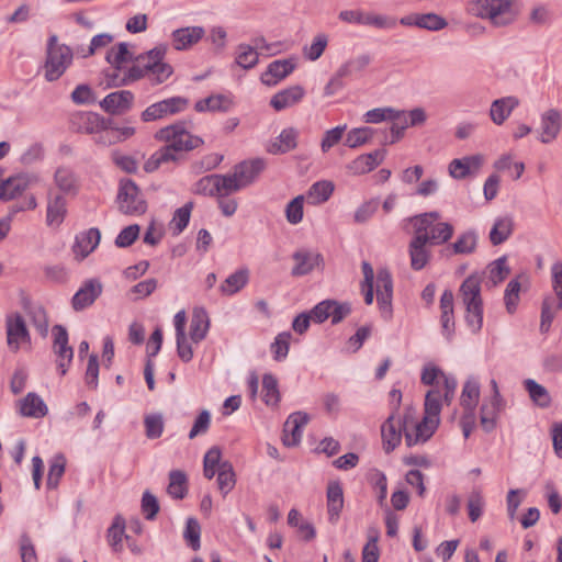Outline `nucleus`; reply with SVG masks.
Returning a JSON list of instances; mask_svg holds the SVG:
<instances>
[{"mask_svg":"<svg viewBox=\"0 0 562 562\" xmlns=\"http://www.w3.org/2000/svg\"><path fill=\"white\" fill-rule=\"evenodd\" d=\"M468 11L481 19H487L496 27L512 24L516 12L512 0H476L468 5Z\"/></svg>","mask_w":562,"mask_h":562,"instance_id":"nucleus-1","label":"nucleus"},{"mask_svg":"<svg viewBox=\"0 0 562 562\" xmlns=\"http://www.w3.org/2000/svg\"><path fill=\"white\" fill-rule=\"evenodd\" d=\"M440 213L427 212L412 217L415 236H425L429 245L447 243L453 235V226L449 223L438 222Z\"/></svg>","mask_w":562,"mask_h":562,"instance_id":"nucleus-2","label":"nucleus"},{"mask_svg":"<svg viewBox=\"0 0 562 562\" xmlns=\"http://www.w3.org/2000/svg\"><path fill=\"white\" fill-rule=\"evenodd\" d=\"M460 295L467 310V323L472 331L477 333L483 325V302L480 279L468 277L460 286Z\"/></svg>","mask_w":562,"mask_h":562,"instance_id":"nucleus-3","label":"nucleus"},{"mask_svg":"<svg viewBox=\"0 0 562 562\" xmlns=\"http://www.w3.org/2000/svg\"><path fill=\"white\" fill-rule=\"evenodd\" d=\"M72 59V49L66 44H59L57 35H50L44 65L45 79L50 82L59 79L71 65Z\"/></svg>","mask_w":562,"mask_h":562,"instance_id":"nucleus-4","label":"nucleus"},{"mask_svg":"<svg viewBox=\"0 0 562 562\" xmlns=\"http://www.w3.org/2000/svg\"><path fill=\"white\" fill-rule=\"evenodd\" d=\"M155 138L159 142H165L167 145L162 146V148L169 149L171 156L178 157V151H189L203 144L202 138L192 135L181 123L160 128L155 134Z\"/></svg>","mask_w":562,"mask_h":562,"instance_id":"nucleus-5","label":"nucleus"},{"mask_svg":"<svg viewBox=\"0 0 562 562\" xmlns=\"http://www.w3.org/2000/svg\"><path fill=\"white\" fill-rule=\"evenodd\" d=\"M371 61L372 57L368 53L359 54L344 61L324 87V95L331 97L342 90L346 86L345 79L361 76Z\"/></svg>","mask_w":562,"mask_h":562,"instance_id":"nucleus-6","label":"nucleus"},{"mask_svg":"<svg viewBox=\"0 0 562 562\" xmlns=\"http://www.w3.org/2000/svg\"><path fill=\"white\" fill-rule=\"evenodd\" d=\"M117 203L119 210L127 215H140L147 210V203L139 188L131 179L120 181Z\"/></svg>","mask_w":562,"mask_h":562,"instance_id":"nucleus-7","label":"nucleus"},{"mask_svg":"<svg viewBox=\"0 0 562 562\" xmlns=\"http://www.w3.org/2000/svg\"><path fill=\"white\" fill-rule=\"evenodd\" d=\"M167 47L159 45L145 53L147 58L148 79L154 85L165 82L173 72V68L168 63H165Z\"/></svg>","mask_w":562,"mask_h":562,"instance_id":"nucleus-8","label":"nucleus"},{"mask_svg":"<svg viewBox=\"0 0 562 562\" xmlns=\"http://www.w3.org/2000/svg\"><path fill=\"white\" fill-rule=\"evenodd\" d=\"M188 99L182 97H172L147 106L140 115L142 121L153 122L165 119L169 115L180 113L187 109Z\"/></svg>","mask_w":562,"mask_h":562,"instance_id":"nucleus-9","label":"nucleus"},{"mask_svg":"<svg viewBox=\"0 0 562 562\" xmlns=\"http://www.w3.org/2000/svg\"><path fill=\"white\" fill-rule=\"evenodd\" d=\"M53 352L56 356L57 368L65 375L74 358V349L68 344V333L63 325L53 327Z\"/></svg>","mask_w":562,"mask_h":562,"instance_id":"nucleus-10","label":"nucleus"},{"mask_svg":"<svg viewBox=\"0 0 562 562\" xmlns=\"http://www.w3.org/2000/svg\"><path fill=\"white\" fill-rule=\"evenodd\" d=\"M376 302L385 319L392 317L393 280L390 271L379 269L375 280Z\"/></svg>","mask_w":562,"mask_h":562,"instance_id":"nucleus-11","label":"nucleus"},{"mask_svg":"<svg viewBox=\"0 0 562 562\" xmlns=\"http://www.w3.org/2000/svg\"><path fill=\"white\" fill-rule=\"evenodd\" d=\"M69 125L77 133H99L103 127V117L93 112L77 111L70 115Z\"/></svg>","mask_w":562,"mask_h":562,"instance_id":"nucleus-12","label":"nucleus"},{"mask_svg":"<svg viewBox=\"0 0 562 562\" xmlns=\"http://www.w3.org/2000/svg\"><path fill=\"white\" fill-rule=\"evenodd\" d=\"M67 215V201L65 196L52 189L47 192L46 225L59 227Z\"/></svg>","mask_w":562,"mask_h":562,"instance_id":"nucleus-13","label":"nucleus"},{"mask_svg":"<svg viewBox=\"0 0 562 562\" xmlns=\"http://www.w3.org/2000/svg\"><path fill=\"white\" fill-rule=\"evenodd\" d=\"M562 128V113L557 109H549L541 114L539 140L543 144L553 142Z\"/></svg>","mask_w":562,"mask_h":562,"instance_id":"nucleus-14","label":"nucleus"},{"mask_svg":"<svg viewBox=\"0 0 562 562\" xmlns=\"http://www.w3.org/2000/svg\"><path fill=\"white\" fill-rule=\"evenodd\" d=\"M484 157L481 154L456 158L449 164V175L454 179H464L481 169Z\"/></svg>","mask_w":562,"mask_h":562,"instance_id":"nucleus-15","label":"nucleus"},{"mask_svg":"<svg viewBox=\"0 0 562 562\" xmlns=\"http://www.w3.org/2000/svg\"><path fill=\"white\" fill-rule=\"evenodd\" d=\"M310 420V416L304 412L291 414L284 423L282 441L286 447L296 446L302 438V427Z\"/></svg>","mask_w":562,"mask_h":562,"instance_id":"nucleus-16","label":"nucleus"},{"mask_svg":"<svg viewBox=\"0 0 562 562\" xmlns=\"http://www.w3.org/2000/svg\"><path fill=\"white\" fill-rule=\"evenodd\" d=\"M205 35L202 26H187L171 33L172 46L176 50H187L199 43Z\"/></svg>","mask_w":562,"mask_h":562,"instance_id":"nucleus-17","label":"nucleus"},{"mask_svg":"<svg viewBox=\"0 0 562 562\" xmlns=\"http://www.w3.org/2000/svg\"><path fill=\"white\" fill-rule=\"evenodd\" d=\"M134 94L128 90H120L108 94L100 106L110 114H123L127 112L133 104Z\"/></svg>","mask_w":562,"mask_h":562,"instance_id":"nucleus-18","label":"nucleus"},{"mask_svg":"<svg viewBox=\"0 0 562 562\" xmlns=\"http://www.w3.org/2000/svg\"><path fill=\"white\" fill-rule=\"evenodd\" d=\"M5 327L8 345L14 350L19 349L21 341L29 340L30 335L26 324L19 313L7 316Z\"/></svg>","mask_w":562,"mask_h":562,"instance_id":"nucleus-19","label":"nucleus"},{"mask_svg":"<svg viewBox=\"0 0 562 562\" xmlns=\"http://www.w3.org/2000/svg\"><path fill=\"white\" fill-rule=\"evenodd\" d=\"M299 131L295 127H286L270 140L266 150L271 155H283L297 147Z\"/></svg>","mask_w":562,"mask_h":562,"instance_id":"nucleus-20","label":"nucleus"},{"mask_svg":"<svg viewBox=\"0 0 562 562\" xmlns=\"http://www.w3.org/2000/svg\"><path fill=\"white\" fill-rule=\"evenodd\" d=\"M439 423L428 417H423L420 422L414 424L411 430H407L405 436V442L408 447L424 443L435 434Z\"/></svg>","mask_w":562,"mask_h":562,"instance_id":"nucleus-21","label":"nucleus"},{"mask_svg":"<svg viewBox=\"0 0 562 562\" xmlns=\"http://www.w3.org/2000/svg\"><path fill=\"white\" fill-rule=\"evenodd\" d=\"M292 258L295 261V265L291 271L293 277L308 274L323 261L321 254L306 249H300L295 251Z\"/></svg>","mask_w":562,"mask_h":562,"instance_id":"nucleus-22","label":"nucleus"},{"mask_svg":"<svg viewBox=\"0 0 562 562\" xmlns=\"http://www.w3.org/2000/svg\"><path fill=\"white\" fill-rule=\"evenodd\" d=\"M386 156V150L381 148L369 154H363L353 159L347 169L352 175H364L376 168Z\"/></svg>","mask_w":562,"mask_h":562,"instance_id":"nucleus-23","label":"nucleus"},{"mask_svg":"<svg viewBox=\"0 0 562 562\" xmlns=\"http://www.w3.org/2000/svg\"><path fill=\"white\" fill-rule=\"evenodd\" d=\"M328 520L335 525L344 508V491L340 482L330 481L326 491Z\"/></svg>","mask_w":562,"mask_h":562,"instance_id":"nucleus-24","label":"nucleus"},{"mask_svg":"<svg viewBox=\"0 0 562 562\" xmlns=\"http://www.w3.org/2000/svg\"><path fill=\"white\" fill-rule=\"evenodd\" d=\"M102 285L95 280H88L85 282L74 295L71 304L75 311H81L91 304L100 296Z\"/></svg>","mask_w":562,"mask_h":562,"instance_id":"nucleus-25","label":"nucleus"},{"mask_svg":"<svg viewBox=\"0 0 562 562\" xmlns=\"http://www.w3.org/2000/svg\"><path fill=\"white\" fill-rule=\"evenodd\" d=\"M515 222L513 215L505 214L494 220L488 234V239L493 246L504 244L513 235Z\"/></svg>","mask_w":562,"mask_h":562,"instance_id":"nucleus-26","label":"nucleus"},{"mask_svg":"<svg viewBox=\"0 0 562 562\" xmlns=\"http://www.w3.org/2000/svg\"><path fill=\"white\" fill-rule=\"evenodd\" d=\"M426 237L413 236L408 245V254L411 258V267L413 270H422L430 259V251L427 248Z\"/></svg>","mask_w":562,"mask_h":562,"instance_id":"nucleus-27","label":"nucleus"},{"mask_svg":"<svg viewBox=\"0 0 562 562\" xmlns=\"http://www.w3.org/2000/svg\"><path fill=\"white\" fill-rule=\"evenodd\" d=\"M294 69V64L289 59H279L269 64L267 70L261 75V82L268 87L276 86L286 78Z\"/></svg>","mask_w":562,"mask_h":562,"instance_id":"nucleus-28","label":"nucleus"},{"mask_svg":"<svg viewBox=\"0 0 562 562\" xmlns=\"http://www.w3.org/2000/svg\"><path fill=\"white\" fill-rule=\"evenodd\" d=\"M305 95L303 87L296 85L277 92L270 100L276 111H282L299 103Z\"/></svg>","mask_w":562,"mask_h":562,"instance_id":"nucleus-29","label":"nucleus"},{"mask_svg":"<svg viewBox=\"0 0 562 562\" xmlns=\"http://www.w3.org/2000/svg\"><path fill=\"white\" fill-rule=\"evenodd\" d=\"M31 183L27 175L21 173L8 178L0 184V200L10 201L20 196Z\"/></svg>","mask_w":562,"mask_h":562,"instance_id":"nucleus-30","label":"nucleus"},{"mask_svg":"<svg viewBox=\"0 0 562 562\" xmlns=\"http://www.w3.org/2000/svg\"><path fill=\"white\" fill-rule=\"evenodd\" d=\"M402 434H404L403 427L395 422L394 414H391L381 426L383 448L387 453L401 443Z\"/></svg>","mask_w":562,"mask_h":562,"instance_id":"nucleus-31","label":"nucleus"},{"mask_svg":"<svg viewBox=\"0 0 562 562\" xmlns=\"http://www.w3.org/2000/svg\"><path fill=\"white\" fill-rule=\"evenodd\" d=\"M265 160L260 158L243 161L234 168V175L243 188H246L265 169Z\"/></svg>","mask_w":562,"mask_h":562,"instance_id":"nucleus-32","label":"nucleus"},{"mask_svg":"<svg viewBox=\"0 0 562 562\" xmlns=\"http://www.w3.org/2000/svg\"><path fill=\"white\" fill-rule=\"evenodd\" d=\"M54 183L59 190L58 193L65 195H76L79 191V180L76 173L66 167H60L55 171Z\"/></svg>","mask_w":562,"mask_h":562,"instance_id":"nucleus-33","label":"nucleus"},{"mask_svg":"<svg viewBox=\"0 0 562 562\" xmlns=\"http://www.w3.org/2000/svg\"><path fill=\"white\" fill-rule=\"evenodd\" d=\"M101 233L98 228H90L76 237L74 252L81 259L89 256L99 245Z\"/></svg>","mask_w":562,"mask_h":562,"instance_id":"nucleus-34","label":"nucleus"},{"mask_svg":"<svg viewBox=\"0 0 562 562\" xmlns=\"http://www.w3.org/2000/svg\"><path fill=\"white\" fill-rule=\"evenodd\" d=\"M20 414L25 417L42 418L47 412V405L36 393L30 392L20 401Z\"/></svg>","mask_w":562,"mask_h":562,"instance_id":"nucleus-35","label":"nucleus"},{"mask_svg":"<svg viewBox=\"0 0 562 562\" xmlns=\"http://www.w3.org/2000/svg\"><path fill=\"white\" fill-rule=\"evenodd\" d=\"M518 104L519 101L515 97H505L494 100L490 109L492 122L496 125H502Z\"/></svg>","mask_w":562,"mask_h":562,"instance_id":"nucleus-36","label":"nucleus"},{"mask_svg":"<svg viewBox=\"0 0 562 562\" xmlns=\"http://www.w3.org/2000/svg\"><path fill=\"white\" fill-rule=\"evenodd\" d=\"M477 240V233L474 229H469L461 233L446 250L452 255H471L476 250Z\"/></svg>","mask_w":562,"mask_h":562,"instance_id":"nucleus-37","label":"nucleus"},{"mask_svg":"<svg viewBox=\"0 0 562 562\" xmlns=\"http://www.w3.org/2000/svg\"><path fill=\"white\" fill-rule=\"evenodd\" d=\"M209 328L210 319L205 310L202 307L194 308L190 323L191 340L195 344L202 341L206 337Z\"/></svg>","mask_w":562,"mask_h":562,"instance_id":"nucleus-38","label":"nucleus"},{"mask_svg":"<svg viewBox=\"0 0 562 562\" xmlns=\"http://www.w3.org/2000/svg\"><path fill=\"white\" fill-rule=\"evenodd\" d=\"M524 386L528 392L531 402L536 406L540 408H548L551 406L552 397L549 391L543 385L539 384L533 379H526L524 381Z\"/></svg>","mask_w":562,"mask_h":562,"instance_id":"nucleus-39","label":"nucleus"},{"mask_svg":"<svg viewBox=\"0 0 562 562\" xmlns=\"http://www.w3.org/2000/svg\"><path fill=\"white\" fill-rule=\"evenodd\" d=\"M249 281V270L240 268L229 274L220 286V291L224 295H233L239 292Z\"/></svg>","mask_w":562,"mask_h":562,"instance_id":"nucleus-40","label":"nucleus"},{"mask_svg":"<svg viewBox=\"0 0 562 562\" xmlns=\"http://www.w3.org/2000/svg\"><path fill=\"white\" fill-rule=\"evenodd\" d=\"M232 105L233 101L229 97L224 94H213L205 99L199 100L195 103L194 109L198 112H227L232 108Z\"/></svg>","mask_w":562,"mask_h":562,"instance_id":"nucleus-41","label":"nucleus"},{"mask_svg":"<svg viewBox=\"0 0 562 562\" xmlns=\"http://www.w3.org/2000/svg\"><path fill=\"white\" fill-rule=\"evenodd\" d=\"M105 59L113 68L123 69L125 64L133 61L135 57L130 52L128 44L122 42L108 50Z\"/></svg>","mask_w":562,"mask_h":562,"instance_id":"nucleus-42","label":"nucleus"},{"mask_svg":"<svg viewBox=\"0 0 562 562\" xmlns=\"http://www.w3.org/2000/svg\"><path fill=\"white\" fill-rule=\"evenodd\" d=\"M502 402L503 400L492 398L488 403L482 404L480 422L486 432H490L495 428L498 413L502 409Z\"/></svg>","mask_w":562,"mask_h":562,"instance_id":"nucleus-43","label":"nucleus"},{"mask_svg":"<svg viewBox=\"0 0 562 562\" xmlns=\"http://www.w3.org/2000/svg\"><path fill=\"white\" fill-rule=\"evenodd\" d=\"M334 192V184L331 181H317L311 186L306 193V199L310 204L318 205L326 202Z\"/></svg>","mask_w":562,"mask_h":562,"instance_id":"nucleus-44","label":"nucleus"},{"mask_svg":"<svg viewBox=\"0 0 562 562\" xmlns=\"http://www.w3.org/2000/svg\"><path fill=\"white\" fill-rule=\"evenodd\" d=\"M480 397V385L476 380L469 379L462 390L461 394V405L465 409V412H469L471 416L474 413V409L476 407L477 401Z\"/></svg>","mask_w":562,"mask_h":562,"instance_id":"nucleus-45","label":"nucleus"},{"mask_svg":"<svg viewBox=\"0 0 562 562\" xmlns=\"http://www.w3.org/2000/svg\"><path fill=\"white\" fill-rule=\"evenodd\" d=\"M188 492L187 475L180 470H172L169 473L167 493L175 499H182Z\"/></svg>","mask_w":562,"mask_h":562,"instance_id":"nucleus-46","label":"nucleus"},{"mask_svg":"<svg viewBox=\"0 0 562 562\" xmlns=\"http://www.w3.org/2000/svg\"><path fill=\"white\" fill-rule=\"evenodd\" d=\"M217 486L223 496H226L235 486L236 479L233 465L228 461L222 462L217 469Z\"/></svg>","mask_w":562,"mask_h":562,"instance_id":"nucleus-47","label":"nucleus"},{"mask_svg":"<svg viewBox=\"0 0 562 562\" xmlns=\"http://www.w3.org/2000/svg\"><path fill=\"white\" fill-rule=\"evenodd\" d=\"M440 398L441 392L437 386L427 392L424 404V416L438 423L440 422L439 415L441 412Z\"/></svg>","mask_w":562,"mask_h":562,"instance_id":"nucleus-48","label":"nucleus"},{"mask_svg":"<svg viewBox=\"0 0 562 562\" xmlns=\"http://www.w3.org/2000/svg\"><path fill=\"white\" fill-rule=\"evenodd\" d=\"M262 400L268 406H277L280 402L278 380L270 373L262 376Z\"/></svg>","mask_w":562,"mask_h":562,"instance_id":"nucleus-49","label":"nucleus"},{"mask_svg":"<svg viewBox=\"0 0 562 562\" xmlns=\"http://www.w3.org/2000/svg\"><path fill=\"white\" fill-rule=\"evenodd\" d=\"M26 314L42 337H46L48 334V318L45 308L42 305L29 306Z\"/></svg>","mask_w":562,"mask_h":562,"instance_id":"nucleus-50","label":"nucleus"},{"mask_svg":"<svg viewBox=\"0 0 562 562\" xmlns=\"http://www.w3.org/2000/svg\"><path fill=\"white\" fill-rule=\"evenodd\" d=\"M402 115H405L404 111H396L392 108H375L366 112L364 122L378 124L387 120H400Z\"/></svg>","mask_w":562,"mask_h":562,"instance_id":"nucleus-51","label":"nucleus"},{"mask_svg":"<svg viewBox=\"0 0 562 562\" xmlns=\"http://www.w3.org/2000/svg\"><path fill=\"white\" fill-rule=\"evenodd\" d=\"M259 53L254 45L239 44L237 47L236 63L244 69H250L258 64Z\"/></svg>","mask_w":562,"mask_h":562,"instance_id":"nucleus-52","label":"nucleus"},{"mask_svg":"<svg viewBox=\"0 0 562 562\" xmlns=\"http://www.w3.org/2000/svg\"><path fill=\"white\" fill-rule=\"evenodd\" d=\"M243 189L235 175H216V194L227 196Z\"/></svg>","mask_w":562,"mask_h":562,"instance_id":"nucleus-53","label":"nucleus"},{"mask_svg":"<svg viewBox=\"0 0 562 562\" xmlns=\"http://www.w3.org/2000/svg\"><path fill=\"white\" fill-rule=\"evenodd\" d=\"M200 537L201 526L199 521L193 517L188 518L183 531V538L187 544L194 551L199 550L201 547Z\"/></svg>","mask_w":562,"mask_h":562,"instance_id":"nucleus-54","label":"nucleus"},{"mask_svg":"<svg viewBox=\"0 0 562 562\" xmlns=\"http://www.w3.org/2000/svg\"><path fill=\"white\" fill-rule=\"evenodd\" d=\"M328 44V36L324 33L317 34L310 46L303 48L304 57L311 61L317 60L325 52Z\"/></svg>","mask_w":562,"mask_h":562,"instance_id":"nucleus-55","label":"nucleus"},{"mask_svg":"<svg viewBox=\"0 0 562 562\" xmlns=\"http://www.w3.org/2000/svg\"><path fill=\"white\" fill-rule=\"evenodd\" d=\"M178 159V156H171L169 154V149L161 147L147 159V161L144 164V170L146 172H154L161 165L170 161H177Z\"/></svg>","mask_w":562,"mask_h":562,"instance_id":"nucleus-56","label":"nucleus"},{"mask_svg":"<svg viewBox=\"0 0 562 562\" xmlns=\"http://www.w3.org/2000/svg\"><path fill=\"white\" fill-rule=\"evenodd\" d=\"M66 460L64 456L57 454L53 458L49 464V471L47 474V486L49 488H56L60 477L65 473Z\"/></svg>","mask_w":562,"mask_h":562,"instance_id":"nucleus-57","label":"nucleus"},{"mask_svg":"<svg viewBox=\"0 0 562 562\" xmlns=\"http://www.w3.org/2000/svg\"><path fill=\"white\" fill-rule=\"evenodd\" d=\"M145 434L149 439H157L164 432V417L161 414H149L144 418Z\"/></svg>","mask_w":562,"mask_h":562,"instance_id":"nucleus-58","label":"nucleus"},{"mask_svg":"<svg viewBox=\"0 0 562 562\" xmlns=\"http://www.w3.org/2000/svg\"><path fill=\"white\" fill-rule=\"evenodd\" d=\"M373 136V130L370 127L352 128L348 132L345 144L350 148H357L368 143Z\"/></svg>","mask_w":562,"mask_h":562,"instance_id":"nucleus-59","label":"nucleus"},{"mask_svg":"<svg viewBox=\"0 0 562 562\" xmlns=\"http://www.w3.org/2000/svg\"><path fill=\"white\" fill-rule=\"evenodd\" d=\"M125 521L122 517H115L113 524L108 529V541L114 551L119 552L122 550V537L124 533Z\"/></svg>","mask_w":562,"mask_h":562,"instance_id":"nucleus-60","label":"nucleus"},{"mask_svg":"<svg viewBox=\"0 0 562 562\" xmlns=\"http://www.w3.org/2000/svg\"><path fill=\"white\" fill-rule=\"evenodd\" d=\"M133 61H136V64L125 70L127 85L145 77L148 78V70L146 68L147 58H145V54L138 55Z\"/></svg>","mask_w":562,"mask_h":562,"instance_id":"nucleus-61","label":"nucleus"},{"mask_svg":"<svg viewBox=\"0 0 562 562\" xmlns=\"http://www.w3.org/2000/svg\"><path fill=\"white\" fill-rule=\"evenodd\" d=\"M192 209L193 202L190 201L186 203L183 206L176 210L171 221V226L175 229L176 234L182 233L183 229L188 226Z\"/></svg>","mask_w":562,"mask_h":562,"instance_id":"nucleus-62","label":"nucleus"},{"mask_svg":"<svg viewBox=\"0 0 562 562\" xmlns=\"http://www.w3.org/2000/svg\"><path fill=\"white\" fill-rule=\"evenodd\" d=\"M380 205L379 199H371L362 203L353 214V221L357 224L367 223L378 211Z\"/></svg>","mask_w":562,"mask_h":562,"instance_id":"nucleus-63","label":"nucleus"},{"mask_svg":"<svg viewBox=\"0 0 562 562\" xmlns=\"http://www.w3.org/2000/svg\"><path fill=\"white\" fill-rule=\"evenodd\" d=\"M304 196L297 195L285 207V216L290 224L296 225L303 220Z\"/></svg>","mask_w":562,"mask_h":562,"instance_id":"nucleus-64","label":"nucleus"}]
</instances>
